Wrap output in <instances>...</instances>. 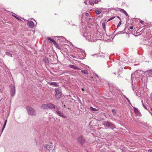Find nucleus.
<instances>
[{"label":"nucleus","instance_id":"22","mask_svg":"<svg viewBox=\"0 0 152 152\" xmlns=\"http://www.w3.org/2000/svg\"><path fill=\"white\" fill-rule=\"evenodd\" d=\"M6 55H7L9 56H10L11 57H12V55L9 52H6Z\"/></svg>","mask_w":152,"mask_h":152},{"label":"nucleus","instance_id":"2","mask_svg":"<svg viewBox=\"0 0 152 152\" xmlns=\"http://www.w3.org/2000/svg\"><path fill=\"white\" fill-rule=\"evenodd\" d=\"M45 152H50L53 148V145L52 143H49L45 144L44 147Z\"/></svg>","mask_w":152,"mask_h":152},{"label":"nucleus","instance_id":"8","mask_svg":"<svg viewBox=\"0 0 152 152\" xmlns=\"http://www.w3.org/2000/svg\"><path fill=\"white\" fill-rule=\"evenodd\" d=\"M47 106L48 108L49 109H55L56 107L55 106L54 104L51 103L47 104Z\"/></svg>","mask_w":152,"mask_h":152},{"label":"nucleus","instance_id":"12","mask_svg":"<svg viewBox=\"0 0 152 152\" xmlns=\"http://www.w3.org/2000/svg\"><path fill=\"white\" fill-rule=\"evenodd\" d=\"M85 15L86 16V19L87 20V21L88 22L90 21V20L91 19V18H90L89 16V14L88 13H86Z\"/></svg>","mask_w":152,"mask_h":152},{"label":"nucleus","instance_id":"21","mask_svg":"<svg viewBox=\"0 0 152 152\" xmlns=\"http://www.w3.org/2000/svg\"><path fill=\"white\" fill-rule=\"evenodd\" d=\"M81 72L82 73H83L84 74H87L88 73L87 71L86 70H82L81 71Z\"/></svg>","mask_w":152,"mask_h":152},{"label":"nucleus","instance_id":"4","mask_svg":"<svg viewBox=\"0 0 152 152\" xmlns=\"http://www.w3.org/2000/svg\"><path fill=\"white\" fill-rule=\"evenodd\" d=\"M54 111L58 115L63 118H65L66 117V116L64 114L63 112L59 110L58 108L56 107L55 108Z\"/></svg>","mask_w":152,"mask_h":152},{"label":"nucleus","instance_id":"35","mask_svg":"<svg viewBox=\"0 0 152 152\" xmlns=\"http://www.w3.org/2000/svg\"><path fill=\"white\" fill-rule=\"evenodd\" d=\"M142 105L143 106V107H144V108L145 109H147V107H146V106L145 105H144V104H142Z\"/></svg>","mask_w":152,"mask_h":152},{"label":"nucleus","instance_id":"10","mask_svg":"<svg viewBox=\"0 0 152 152\" xmlns=\"http://www.w3.org/2000/svg\"><path fill=\"white\" fill-rule=\"evenodd\" d=\"M92 0H90V1L87 0L86 1H84V3L87 5H89L93 4L92 2L91 1Z\"/></svg>","mask_w":152,"mask_h":152},{"label":"nucleus","instance_id":"5","mask_svg":"<svg viewBox=\"0 0 152 152\" xmlns=\"http://www.w3.org/2000/svg\"><path fill=\"white\" fill-rule=\"evenodd\" d=\"M55 90L56 92V94L55 95L56 97V98L58 99L61 97L62 95V93L59 88H56Z\"/></svg>","mask_w":152,"mask_h":152},{"label":"nucleus","instance_id":"6","mask_svg":"<svg viewBox=\"0 0 152 152\" xmlns=\"http://www.w3.org/2000/svg\"><path fill=\"white\" fill-rule=\"evenodd\" d=\"M11 95L12 96H13L15 94V87L14 86H13L11 87Z\"/></svg>","mask_w":152,"mask_h":152},{"label":"nucleus","instance_id":"30","mask_svg":"<svg viewBox=\"0 0 152 152\" xmlns=\"http://www.w3.org/2000/svg\"><path fill=\"white\" fill-rule=\"evenodd\" d=\"M7 120H6L5 121V122H4V125H3L4 126H5L6 125V124H7Z\"/></svg>","mask_w":152,"mask_h":152},{"label":"nucleus","instance_id":"9","mask_svg":"<svg viewBox=\"0 0 152 152\" xmlns=\"http://www.w3.org/2000/svg\"><path fill=\"white\" fill-rule=\"evenodd\" d=\"M77 140L81 143H83L84 141V139L82 136L79 137L77 139Z\"/></svg>","mask_w":152,"mask_h":152},{"label":"nucleus","instance_id":"28","mask_svg":"<svg viewBox=\"0 0 152 152\" xmlns=\"http://www.w3.org/2000/svg\"><path fill=\"white\" fill-rule=\"evenodd\" d=\"M13 16L15 18H16L18 20H21V21L22 20H21V19H20L18 17L15 16H14V15H13Z\"/></svg>","mask_w":152,"mask_h":152},{"label":"nucleus","instance_id":"16","mask_svg":"<svg viewBox=\"0 0 152 152\" xmlns=\"http://www.w3.org/2000/svg\"><path fill=\"white\" fill-rule=\"evenodd\" d=\"M102 12V11L101 10L98 9L97 10H96L95 11L96 14L97 15H99Z\"/></svg>","mask_w":152,"mask_h":152},{"label":"nucleus","instance_id":"29","mask_svg":"<svg viewBox=\"0 0 152 152\" xmlns=\"http://www.w3.org/2000/svg\"><path fill=\"white\" fill-rule=\"evenodd\" d=\"M134 75V73H132V74H131V78H132V82H133V80H134V77H133V75Z\"/></svg>","mask_w":152,"mask_h":152},{"label":"nucleus","instance_id":"17","mask_svg":"<svg viewBox=\"0 0 152 152\" xmlns=\"http://www.w3.org/2000/svg\"><path fill=\"white\" fill-rule=\"evenodd\" d=\"M69 67L70 68H72V69H78V68L77 67H76L74 65H69Z\"/></svg>","mask_w":152,"mask_h":152},{"label":"nucleus","instance_id":"31","mask_svg":"<svg viewBox=\"0 0 152 152\" xmlns=\"http://www.w3.org/2000/svg\"><path fill=\"white\" fill-rule=\"evenodd\" d=\"M61 37V39H63V40H62V41L63 42H64V40H65V38L63 37Z\"/></svg>","mask_w":152,"mask_h":152},{"label":"nucleus","instance_id":"41","mask_svg":"<svg viewBox=\"0 0 152 152\" xmlns=\"http://www.w3.org/2000/svg\"><path fill=\"white\" fill-rule=\"evenodd\" d=\"M74 26H75V28H77V26H75V25H74Z\"/></svg>","mask_w":152,"mask_h":152},{"label":"nucleus","instance_id":"39","mask_svg":"<svg viewBox=\"0 0 152 152\" xmlns=\"http://www.w3.org/2000/svg\"><path fill=\"white\" fill-rule=\"evenodd\" d=\"M143 22L142 20H140V23H141L142 24V23H143Z\"/></svg>","mask_w":152,"mask_h":152},{"label":"nucleus","instance_id":"19","mask_svg":"<svg viewBox=\"0 0 152 152\" xmlns=\"http://www.w3.org/2000/svg\"><path fill=\"white\" fill-rule=\"evenodd\" d=\"M134 110L135 113L136 114H138L139 112L138 109L134 107Z\"/></svg>","mask_w":152,"mask_h":152},{"label":"nucleus","instance_id":"20","mask_svg":"<svg viewBox=\"0 0 152 152\" xmlns=\"http://www.w3.org/2000/svg\"><path fill=\"white\" fill-rule=\"evenodd\" d=\"M121 11H122L125 14V15H126V16L127 17L128 16V14L124 10H123V9H121Z\"/></svg>","mask_w":152,"mask_h":152},{"label":"nucleus","instance_id":"7","mask_svg":"<svg viewBox=\"0 0 152 152\" xmlns=\"http://www.w3.org/2000/svg\"><path fill=\"white\" fill-rule=\"evenodd\" d=\"M27 25L29 27H33L34 26V23L31 20L28 21L27 23Z\"/></svg>","mask_w":152,"mask_h":152},{"label":"nucleus","instance_id":"1","mask_svg":"<svg viewBox=\"0 0 152 152\" xmlns=\"http://www.w3.org/2000/svg\"><path fill=\"white\" fill-rule=\"evenodd\" d=\"M97 34L95 33H84L83 34V36L86 39L89 41H94L98 39V38L97 36Z\"/></svg>","mask_w":152,"mask_h":152},{"label":"nucleus","instance_id":"34","mask_svg":"<svg viewBox=\"0 0 152 152\" xmlns=\"http://www.w3.org/2000/svg\"><path fill=\"white\" fill-rule=\"evenodd\" d=\"M5 126H3L2 130L1 131V133L2 132Z\"/></svg>","mask_w":152,"mask_h":152},{"label":"nucleus","instance_id":"13","mask_svg":"<svg viewBox=\"0 0 152 152\" xmlns=\"http://www.w3.org/2000/svg\"><path fill=\"white\" fill-rule=\"evenodd\" d=\"M47 39L48 40H50V41L52 42L55 45H58L56 42L53 39L50 38V37H48Z\"/></svg>","mask_w":152,"mask_h":152},{"label":"nucleus","instance_id":"38","mask_svg":"<svg viewBox=\"0 0 152 152\" xmlns=\"http://www.w3.org/2000/svg\"><path fill=\"white\" fill-rule=\"evenodd\" d=\"M148 152H152V150L150 149V150H148Z\"/></svg>","mask_w":152,"mask_h":152},{"label":"nucleus","instance_id":"27","mask_svg":"<svg viewBox=\"0 0 152 152\" xmlns=\"http://www.w3.org/2000/svg\"><path fill=\"white\" fill-rule=\"evenodd\" d=\"M120 20H121V19L119 17H118ZM121 20H120V22H119V23H118V25H117V27H119L121 25Z\"/></svg>","mask_w":152,"mask_h":152},{"label":"nucleus","instance_id":"33","mask_svg":"<svg viewBox=\"0 0 152 152\" xmlns=\"http://www.w3.org/2000/svg\"><path fill=\"white\" fill-rule=\"evenodd\" d=\"M129 28L132 30L133 29V27L132 26H130L129 27Z\"/></svg>","mask_w":152,"mask_h":152},{"label":"nucleus","instance_id":"23","mask_svg":"<svg viewBox=\"0 0 152 152\" xmlns=\"http://www.w3.org/2000/svg\"><path fill=\"white\" fill-rule=\"evenodd\" d=\"M146 72L150 74H152V70H148L146 71Z\"/></svg>","mask_w":152,"mask_h":152},{"label":"nucleus","instance_id":"37","mask_svg":"<svg viewBox=\"0 0 152 152\" xmlns=\"http://www.w3.org/2000/svg\"><path fill=\"white\" fill-rule=\"evenodd\" d=\"M53 149V150L52 151V152H56V150L55 149H54L53 148V149Z\"/></svg>","mask_w":152,"mask_h":152},{"label":"nucleus","instance_id":"42","mask_svg":"<svg viewBox=\"0 0 152 152\" xmlns=\"http://www.w3.org/2000/svg\"><path fill=\"white\" fill-rule=\"evenodd\" d=\"M82 90L83 91H84V89L83 88H82Z\"/></svg>","mask_w":152,"mask_h":152},{"label":"nucleus","instance_id":"26","mask_svg":"<svg viewBox=\"0 0 152 152\" xmlns=\"http://www.w3.org/2000/svg\"><path fill=\"white\" fill-rule=\"evenodd\" d=\"M90 109L93 111H97V110L95 108H93V107H90Z\"/></svg>","mask_w":152,"mask_h":152},{"label":"nucleus","instance_id":"36","mask_svg":"<svg viewBox=\"0 0 152 152\" xmlns=\"http://www.w3.org/2000/svg\"><path fill=\"white\" fill-rule=\"evenodd\" d=\"M114 17H112L111 18H110V19H109L108 20V21H109L112 19H114Z\"/></svg>","mask_w":152,"mask_h":152},{"label":"nucleus","instance_id":"32","mask_svg":"<svg viewBox=\"0 0 152 152\" xmlns=\"http://www.w3.org/2000/svg\"><path fill=\"white\" fill-rule=\"evenodd\" d=\"M70 56L71 57H72L73 58H76V57L75 56H73V55H70Z\"/></svg>","mask_w":152,"mask_h":152},{"label":"nucleus","instance_id":"25","mask_svg":"<svg viewBox=\"0 0 152 152\" xmlns=\"http://www.w3.org/2000/svg\"><path fill=\"white\" fill-rule=\"evenodd\" d=\"M105 22H103L102 23V26L104 29L105 30Z\"/></svg>","mask_w":152,"mask_h":152},{"label":"nucleus","instance_id":"11","mask_svg":"<svg viewBox=\"0 0 152 152\" xmlns=\"http://www.w3.org/2000/svg\"><path fill=\"white\" fill-rule=\"evenodd\" d=\"M110 123H109L108 122H104L103 124L104 126L106 128H107L109 127V126H110Z\"/></svg>","mask_w":152,"mask_h":152},{"label":"nucleus","instance_id":"15","mask_svg":"<svg viewBox=\"0 0 152 152\" xmlns=\"http://www.w3.org/2000/svg\"><path fill=\"white\" fill-rule=\"evenodd\" d=\"M47 104H43L41 106V108L43 109H48Z\"/></svg>","mask_w":152,"mask_h":152},{"label":"nucleus","instance_id":"40","mask_svg":"<svg viewBox=\"0 0 152 152\" xmlns=\"http://www.w3.org/2000/svg\"><path fill=\"white\" fill-rule=\"evenodd\" d=\"M126 98L127 99V100H128V101L129 102V99H128L127 98H126Z\"/></svg>","mask_w":152,"mask_h":152},{"label":"nucleus","instance_id":"24","mask_svg":"<svg viewBox=\"0 0 152 152\" xmlns=\"http://www.w3.org/2000/svg\"><path fill=\"white\" fill-rule=\"evenodd\" d=\"M112 112L113 113L114 115H115L116 114V110L114 109H113L112 110Z\"/></svg>","mask_w":152,"mask_h":152},{"label":"nucleus","instance_id":"3","mask_svg":"<svg viewBox=\"0 0 152 152\" xmlns=\"http://www.w3.org/2000/svg\"><path fill=\"white\" fill-rule=\"evenodd\" d=\"M26 110L28 115H35L36 113L34 110L29 106L26 107Z\"/></svg>","mask_w":152,"mask_h":152},{"label":"nucleus","instance_id":"43","mask_svg":"<svg viewBox=\"0 0 152 152\" xmlns=\"http://www.w3.org/2000/svg\"><path fill=\"white\" fill-rule=\"evenodd\" d=\"M151 110L152 111V109H151Z\"/></svg>","mask_w":152,"mask_h":152},{"label":"nucleus","instance_id":"14","mask_svg":"<svg viewBox=\"0 0 152 152\" xmlns=\"http://www.w3.org/2000/svg\"><path fill=\"white\" fill-rule=\"evenodd\" d=\"M50 84V85L51 86H58V83L56 82H51V83H49Z\"/></svg>","mask_w":152,"mask_h":152},{"label":"nucleus","instance_id":"18","mask_svg":"<svg viewBox=\"0 0 152 152\" xmlns=\"http://www.w3.org/2000/svg\"><path fill=\"white\" fill-rule=\"evenodd\" d=\"M109 127H110L112 129H114L115 128V126L112 123H110V126H109Z\"/></svg>","mask_w":152,"mask_h":152}]
</instances>
